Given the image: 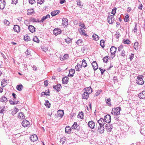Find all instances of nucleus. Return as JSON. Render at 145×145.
I'll list each match as a JSON object with an SVG mask.
<instances>
[{"mask_svg": "<svg viewBox=\"0 0 145 145\" xmlns=\"http://www.w3.org/2000/svg\"><path fill=\"white\" fill-rule=\"evenodd\" d=\"M138 96L140 99H145V91H144L139 93Z\"/></svg>", "mask_w": 145, "mask_h": 145, "instance_id": "obj_14", "label": "nucleus"}, {"mask_svg": "<svg viewBox=\"0 0 145 145\" xmlns=\"http://www.w3.org/2000/svg\"><path fill=\"white\" fill-rule=\"evenodd\" d=\"M92 37L93 39L96 41L97 40L99 39V36L95 34H93Z\"/></svg>", "mask_w": 145, "mask_h": 145, "instance_id": "obj_33", "label": "nucleus"}, {"mask_svg": "<svg viewBox=\"0 0 145 145\" xmlns=\"http://www.w3.org/2000/svg\"><path fill=\"white\" fill-rule=\"evenodd\" d=\"M41 48L42 49V50L45 52L47 51L48 50V48H47L46 47H45Z\"/></svg>", "mask_w": 145, "mask_h": 145, "instance_id": "obj_62", "label": "nucleus"}, {"mask_svg": "<svg viewBox=\"0 0 145 145\" xmlns=\"http://www.w3.org/2000/svg\"><path fill=\"white\" fill-rule=\"evenodd\" d=\"M32 21L34 22H39V21L38 19H36L35 18H33L32 19Z\"/></svg>", "mask_w": 145, "mask_h": 145, "instance_id": "obj_54", "label": "nucleus"}, {"mask_svg": "<svg viewBox=\"0 0 145 145\" xmlns=\"http://www.w3.org/2000/svg\"><path fill=\"white\" fill-rule=\"evenodd\" d=\"M83 91H84V92H87L89 94L92 92V89L90 87L84 88Z\"/></svg>", "mask_w": 145, "mask_h": 145, "instance_id": "obj_15", "label": "nucleus"}, {"mask_svg": "<svg viewBox=\"0 0 145 145\" xmlns=\"http://www.w3.org/2000/svg\"><path fill=\"white\" fill-rule=\"evenodd\" d=\"M44 0H37V3L40 4H41L43 3Z\"/></svg>", "mask_w": 145, "mask_h": 145, "instance_id": "obj_55", "label": "nucleus"}, {"mask_svg": "<svg viewBox=\"0 0 145 145\" xmlns=\"http://www.w3.org/2000/svg\"><path fill=\"white\" fill-rule=\"evenodd\" d=\"M101 91L98 90L95 93V96H97L100 94Z\"/></svg>", "mask_w": 145, "mask_h": 145, "instance_id": "obj_60", "label": "nucleus"}, {"mask_svg": "<svg viewBox=\"0 0 145 145\" xmlns=\"http://www.w3.org/2000/svg\"><path fill=\"white\" fill-rule=\"evenodd\" d=\"M28 29L30 31L31 33H33L35 31V27L32 25H30L29 26Z\"/></svg>", "mask_w": 145, "mask_h": 145, "instance_id": "obj_21", "label": "nucleus"}, {"mask_svg": "<svg viewBox=\"0 0 145 145\" xmlns=\"http://www.w3.org/2000/svg\"><path fill=\"white\" fill-rule=\"evenodd\" d=\"M92 65L94 71L98 69V66L95 61H93V62Z\"/></svg>", "mask_w": 145, "mask_h": 145, "instance_id": "obj_16", "label": "nucleus"}, {"mask_svg": "<svg viewBox=\"0 0 145 145\" xmlns=\"http://www.w3.org/2000/svg\"><path fill=\"white\" fill-rule=\"evenodd\" d=\"M22 125L24 127H27L29 126L30 123L26 120H24L22 122Z\"/></svg>", "mask_w": 145, "mask_h": 145, "instance_id": "obj_4", "label": "nucleus"}, {"mask_svg": "<svg viewBox=\"0 0 145 145\" xmlns=\"http://www.w3.org/2000/svg\"><path fill=\"white\" fill-rule=\"evenodd\" d=\"M105 126L106 129L108 132H110L113 128V126L112 124H105Z\"/></svg>", "mask_w": 145, "mask_h": 145, "instance_id": "obj_3", "label": "nucleus"}, {"mask_svg": "<svg viewBox=\"0 0 145 145\" xmlns=\"http://www.w3.org/2000/svg\"><path fill=\"white\" fill-rule=\"evenodd\" d=\"M5 106H0V113H3L5 111Z\"/></svg>", "mask_w": 145, "mask_h": 145, "instance_id": "obj_43", "label": "nucleus"}, {"mask_svg": "<svg viewBox=\"0 0 145 145\" xmlns=\"http://www.w3.org/2000/svg\"><path fill=\"white\" fill-rule=\"evenodd\" d=\"M59 12V11H54V12H52L51 14L52 16H54L57 14H58Z\"/></svg>", "mask_w": 145, "mask_h": 145, "instance_id": "obj_39", "label": "nucleus"}, {"mask_svg": "<svg viewBox=\"0 0 145 145\" xmlns=\"http://www.w3.org/2000/svg\"><path fill=\"white\" fill-rule=\"evenodd\" d=\"M49 91H48V92H42L41 93V95L42 96H43L44 95H48V93H49Z\"/></svg>", "mask_w": 145, "mask_h": 145, "instance_id": "obj_48", "label": "nucleus"}, {"mask_svg": "<svg viewBox=\"0 0 145 145\" xmlns=\"http://www.w3.org/2000/svg\"><path fill=\"white\" fill-rule=\"evenodd\" d=\"M111 116L109 114H108L105 116L104 121L105 122L109 123L111 122Z\"/></svg>", "mask_w": 145, "mask_h": 145, "instance_id": "obj_6", "label": "nucleus"}, {"mask_svg": "<svg viewBox=\"0 0 145 145\" xmlns=\"http://www.w3.org/2000/svg\"><path fill=\"white\" fill-rule=\"evenodd\" d=\"M65 142V137H63L61 138L60 139V141L61 143L62 144V145L64 144V143Z\"/></svg>", "mask_w": 145, "mask_h": 145, "instance_id": "obj_41", "label": "nucleus"}, {"mask_svg": "<svg viewBox=\"0 0 145 145\" xmlns=\"http://www.w3.org/2000/svg\"><path fill=\"white\" fill-rule=\"evenodd\" d=\"M81 62L80 61V63H77V64L75 66V69L76 71H79L81 70Z\"/></svg>", "mask_w": 145, "mask_h": 145, "instance_id": "obj_17", "label": "nucleus"}, {"mask_svg": "<svg viewBox=\"0 0 145 145\" xmlns=\"http://www.w3.org/2000/svg\"><path fill=\"white\" fill-rule=\"evenodd\" d=\"M65 42L67 43H69L71 41V39L70 38H67L65 39Z\"/></svg>", "mask_w": 145, "mask_h": 145, "instance_id": "obj_56", "label": "nucleus"}, {"mask_svg": "<svg viewBox=\"0 0 145 145\" xmlns=\"http://www.w3.org/2000/svg\"><path fill=\"white\" fill-rule=\"evenodd\" d=\"M116 8H114L113 9H112V11L111 12V14H113V15L114 16L116 12Z\"/></svg>", "mask_w": 145, "mask_h": 145, "instance_id": "obj_45", "label": "nucleus"}, {"mask_svg": "<svg viewBox=\"0 0 145 145\" xmlns=\"http://www.w3.org/2000/svg\"><path fill=\"white\" fill-rule=\"evenodd\" d=\"M82 97L83 99H87L89 97V94L87 92H84L82 91Z\"/></svg>", "mask_w": 145, "mask_h": 145, "instance_id": "obj_7", "label": "nucleus"}, {"mask_svg": "<svg viewBox=\"0 0 145 145\" xmlns=\"http://www.w3.org/2000/svg\"><path fill=\"white\" fill-rule=\"evenodd\" d=\"M136 83L138 84L142 85L144 84L142 78L140 76H138L136 80Z\"/></svg>", "mask_w": 145, "mask_h": 145, "instance_id": "obj_2", "label": "nucleus"}, {"mask_svg": "<svg viewBox=\"0 0 145 145\" xmlns=\"http://www.w3.org/2000/svg\"><path fill=\"white\" fill-rule=\"evenodd\" d=\"M50 16L49 14H47L46 16H43L41 18V20L39 22H43L44 20L47 18H49Z\"/></svg>", "mask_w": 145, "mask_h": 145, "instance_id": "obj_20", "label": "nucleus"}, {"mask_svg": "<svg viewBox=\"0 0 145 145\" xmlns=\"http://www.w3.org/2000/svg\"><path fill=\"white\" fill-rule=\"evenodd\" d=\"M53 88L54 89H56L57 92H58L60 91L61 86V85L58 84L56 86H54Z\"/></svg>", "mask_w": 145, "mask_h": 145, "instance_id": "obj_22", "label": "nucleus"}, {"mask_svg": "<svg viewBox=\"0 0 145 145\" xmlns=\"http://www.w3.org/2000/svg\"><path fill=\"white\" fill-rule=\"evenodd\" d=\"M83 113L81 112H80L79 114L77 116L78 118H80V119H82L83 118Z\"/></svg>", "mask_w": 145, "mask_h": 145, "instance_id": "obj_42", "label": "nucleus"}, {"mask_svg": "<svg viewBox=\"0 0 145 145\" xmlns=\"http://www.w3.org/2000/svg\"><path fill=\"white\" fill-rule=\"evenodd\" d=\"M108 57L107 56H106L103 59V61L104 62H107V61L108 60V59H107Z\"/></svg>", "mask_w": 145, "mask_h": 145, "instance_id": "obj_64", "label": "nucleus"}, {"mask_svg": "<svg viewBox=\"0 0 145 145\" xmlns=\"http://www.w3.org/2000/svg\"><path fill=\"white\" fill-rule=\"evenodd\" d=\"M18 118L20 119H22L24 118L25 116L24 114V113L22 112H20L19 114Z\"/></svg>", "mask_w": 145, "mask_h": 145, "instance_id": "obj_27", "label": "nucleus"}, {"mask_svg": "<svg viewBox=\"0 0 145 145\" xmlns=\"http://www.w3.org/2000/svg\"><path fill=\"white\" fill-rule=\"evenodd\" d=\"M135 27H134V28L133 29V31L134 33H136L137 31V23H135Z\"/></svg>", "mask_w": 145, "mask_h": 145, "instance_id": "obj_49", "label": "nucleus"}, {"mask_svg": "<svg viewBox=\"0 0 145 145\" xmlns=\"http://www.w3.org/2000/svg\"><path fill=\"white\" fill-rule=\"evenodd\" d=\"M34 10L33 9H31L30 10H28L27 11V14L28 15H31L34 13Z\"/></svg>", "mask_w": 145, "mask_h": 145, "instance_id": "obj_38", "label": "nucleus"}, {"mask_svg": "<svg viewBox=\"0 0 145 145\" xmlns=\"http://www.w3.org/2000/svg\"><path fill=\"white\" fill-rule=\"evenodd\" d=\"M19 110L16 108H15L12 111V114L14 116L16 114L18 111Z\"/></svg>", "mask_w": 145, "mask_h": 145, "instance_id": "obj_35", "label": "nucleus"}, {"mask_svg": "<svg viewBox=\"0 0 145 145\" xmlns=\"http://www.w3.org/2000/svg\"><path fill=\"white\" fill-rule=\"evenodd\" d=\"M71 128L69 126H67L65 128V132L66 133H69L71 132Z\"/></svg>", "mask_w": 145, "mask_h": 145, "instance_id": "obj_25", "label": "nucleus"}, {"mask_svg": "<svg viewBox=\"0 0 145 145\" xmlns=\"http://www.w3.org/2000/svg\"><path fill=\"white\" fill-rule=\"evenodd\" d=\"M103 125H99L98 127V131L100 133H103L104 131V127Z\"/></svg>", "mask_w": 145, "mask_h": 145, "instance_id": "obj_13", "label": "nucleus"}, {"mask_svg": "<svg viewBox=\"0 0 145 145\" xmlns=\"http://www.w3.org/2000/svg\"><path fill=\"white\" fill-rule=\"evenodd\" d=\"M100 45L101 46V47L104 48V41L103 40H101L100 41Z\"/></svg>", "mask_w": 145, "mask_h": 145, "instance_id": "obj_46", "label": "nucleus"}, {"mask_svg": "<svg viewBox=\"0 0 145 145\" xmlns=\"http://www.w3.org/2000/svg\"><path fill=\"white\" fill-rule=\"evenodd\" d=\"M7 81L5 80H3L1 82V85L2 87H3L5 86L7 84Z\"/></svg>", "mask_w": 145, "mask_h": 145, "instance_id": "obj_31", "label": "nucleus"}, {"mask_svg": "<svg viewBox=\"0 0 145 145\" xmlns=\"http://www.w3.org/2000/svg\"><path fill=\"white\" fill-rule=\"evenodd\" d=\"M134 57V54H131L129 58L130 59V60H132L133 59V58Z\"/></svg>", "mask_w": 145, "mask_h": 145, "instance_id": "obj_61", "label": "nucleus"}, {"mask_svg": "<svg viewBox=\"0 0 145 145\" xmlns=\"http://www.w3.org/2000/svg\"><path fill=\"white\" fill-rule=\"evenodd\" d=\"M24 39L25 40L27 41L29 40V39H30V37L27 35L26 37L24 36Z\"/></svg>", "mask_w": 145, "mask_h": 145, "instance_id": "obj_52", "label": "nucleus"}, {"mask_svg": "<svg viewBox=\"0 0 145 145\" xmlns=\"http://www.w3.org/2000/svg\"><path fill=\"white\" fill-rule=\"evenodd\" d=\"M33 40L36 42L39 43V39L36 37H35L33 39Z\"/></svg>", "mask_w": 145, "mask_h": 145, "instance_id": "obj_44", "label": "nucleus"}, {"mask_svg": "<svg viewBox=\"0 0 145 145\" xmlns=\"http://www.w3.org/2000/svg\"><path fill=\"white\" fill-rule=\"evenodd\" d=\"M61 32V30L60 29L58 28H55L53 30L54 34L56 36L60 34Z\"/></svg>", "mask_w": 145, "mask_h": 145, "instance_id": "obj_12", "label": "nucleus"}, {"mask_svg": "<svg viewBox=\"0 0 145 145\" xmlns=\"http://www.w3.org/2000/svg\"><path fill=\"white\" fill-rule=\"evenodd\" d=\"M87 64L86 63V60L84 59H83L82 62H81V66H82L84 67H86L87 66Z\"/></svg>", "mask_w": 145, "mask_h": 145, "instance_id": "obj_30", "label": "nucleus"}, {"mask_svg": "<svg viewBox=\"0 0 145 145\" xmlns=\"http://www.w3.org/2000/svg\"><path fill=\"white\" fill-rule=\"evenodd\" d=\"M69 56L67 54H65L63 56L64 59H67L68 58Z\"/></svg>", "mask_w": 145, "mask_h": 145, "instance_id": "obj_59", "label": "nucleus"}, {"mask_svg": "<svg viewBox=\"0 0 145 145\" xmlns=\"http://www.w3.org/2000/svg\"><path fill=\"white\" fill-rule=\"evenodd\" d=\"M120 36V33L118 32L117 31L116 34H115V36L116 37V38L118 39Z\"/></svg>", "mask_w": 145, "mask_h": 145, "instance_id": "obj_51", "label": "nucleus"}, {"mask_svg": "<svg viewBox=\"0 0 145 145\" xmlns=\"http://www.w3.org/2000/svg\"><path fill=\"white\" fill-rule=\"evenodd\" d=\"M0 100L2 102L6 103L7 101V99L5 97L3 96L1 99Z\"/></svg>", "mask_w": 145, "mask_h": 145, "instance_id": "obj_32", "label": "nucleus"}, {"mask_svg": "<svg viewBox=\"0 0 145 145\" xmlns=\"http://www.w3.org/2000/svg\"><path fill=\"white\" fill-rule=\"evenodd\" d=\"M129 16L128 15L125 16V18L124 19V21L126 22H127L129 20Z\"/></svg>", "mask_w": 145, "mask_h": 145, "instance_id": "obj_57", "label": "nucleus"}, {"mask_svg": "<svg viewBox=\"0 0 145 145\" xmlns=\"http://www.w3.org/2000/svg\"><path fill=\"white\" fill-rule=\"evenodd\" d=\"M140 133L142 135H144L145 134V131L144 130V128H141L140 130Z\"/></svg>", "mask_w": 145, "mask_h": 145, "instance_id": "obj_50", "label": "nucleus"}, {"mask_svg": "<svg viewBox=\"0 0 145 145\" xmlns=\"http://www.w3.org/2000/svg\"><path fill=\"white\" fill-rule=\"evenodd\" d=\"M130 41L128 39H127L126 40H123V42L124 44H129L130 43Z\"/></svg>", "mask_w": 145, "mask_h": 145, "instance_id": "obj_47", "label": "nucleus"}, {"mask_svg": "<svg viewBox=\"0 0 145 145\" xmlns=\"http://www.w3.org/2000/svg\"><path fill=\"white\" fill-rule=\"evenodd\" d=\"M77 44L79 46H81L84 45L83 42L81 39H79L76 42Z\"/></svg>", "mask_w": 145, "mask_h": 145, "instance_id": "obj_34", "label": "nucleus"}, {"mask_svg": "<svg viewBox=\"0 0 145 145\" xmlns=\"http://www.w3.org/2000/svg\"><path fill=\"white\" fill-rule=\"evenodd\" d=\"M121 54V56H123L124 57L125 56V51H124L123 50L122 51Z\"/></svg>", "mask_w": 145, "mask_h": 145, "instance_id": "obj_58", "label": "nucleus"}, {"mask_svg": "<svg viewBox=\"0 0 145 145\" xmlns=\"http://www.w3.org/2000/svg\"><path fill=\"white\" fill-rule=\"evenodd\" d=\"M110 98L108 99L106 101V102L107 104L109 105H111V103H110Z\"/></svg>", "mask_w": 145, "mask_h": 145, "instance_id": "obj_63", "label": "nucleus"}, {"mask_svg": "<svg viewBox=\"0 0 145 145\" xmlns=\"http://www.w3.org/2000/svg\"><path fill=\"white\" fill-rule=\"evenodd\" d=\"M13 29L14 31L17 32H19L20 30L19 26L17 25H14Z\"/></svg>", "mask_w": 145, "mask_h": 145, "instance_id": "obj_24", "label": "nucleus"}, {"mask_svg": "<svg viewBox=\"0 0 145 145\" xmlns=\"http://www.w3.org/2000/svg\"><path fill=\"white\" fill-rule=\"evenodd\" d=\"M121 110V107H117L113 108L112 110L111 113L112 114L118 115L120 114V111Z\"/></svg>", "mask_w": 145, "mask_h": 145, "instance_id": "obj_1", "label": "nucleus"}, {"mask_svg": "<svg viewBox=\"0 0 145 145\" xmlns=\"http://www.w3.org/2000/svg\"><path fill=\"white\" fill-rule=\"evenodd\" d=\"M88 125L90 128L93 129L94 128L95 123L93 121H91L88 122Z\"/></svg>", "mask_w": 145, "mask_h": 145, "instance_id": "obj_10", "label": "nucleus"}, {"mask_svg": "<svg viewBox=\"0 0 145 145\" xmlns=\"http://www.w3.org/2000/svg\"><path fill=\"white\" fill-rule=\"evenodd\" d=\"M69 80V78L67 77H64L62 79L63 83V84H66L67 83Z\"/></svg>", "mask_w": 145, "mask_h": 145, "instance_id": "obj_28", "label": "nucleus"}, {"mask_svg": "<svg viewBox=\"0 0 145 145\" xmlns=\"http://www.w3.org/2000/svg\"><path fill=\"white\" fill-rule=\"evenodd\" d=\"M85 30L83 29L82 28L81 29V31H80V33L82 35H84L85 36L88 37V35L85 34V33H84Z\"/></svg>", "mask_w": 145, "mask_h": 145, "instance_id": "obj_36", "label": "nucleus"}, {"mask_svg": "<svg viewBox=\"0 0 145 145\" xmlns=\"http://www.w3.org/2000/svg\"><path fill=\"white\" fill-rule=\"evenodd\" d=\"M108 22L109 24H112L114 22V18L113 15H111L109 16L107 18Z\"/></svg>", "mask_w": 145, "mask_h": 145, "instance_id": "obj_5", "label": "nucleus"}, {"mask_svg": "<svg viewBox=\"0 0 145 145\" xmlns=\"http://www.w3.org/2000/svg\"><path fill=\"white\" fill-rule=\"evenodd\" d=\"M5 0H1L0 1V9H3L5 8Z\"/></svg>", "mask_w": 145, "mask_h": 145, "instance_id": "obj_8", "label": "nucleus"}, {"mask_svg": "<svg viewBox=\"0 0 145 145\" xmlns=\"http://www.w3.org/2000/svg\"><path fill=\"white\" fill-rule=\"evenodd\" d=\"M75 70L74 69H71L70 70L69 72V74L68 75L69 76H73L74 74L75 73Z\"/></svg>", "mask_w": 145, "mask_h": 145, "instance_id": "obj_26", "label": "nucleus"}, {"mask_svg": "<svg viewBox=\"0 0 145 145\" xmlns=\"http://www.w3.org/2000/svg\"><path fill=\"white\" fill-rule=\"evenodd\" d=\"M58 115L59 117L61 118L63 115L64 111L62 110H59L57 111Z\"/></svg>", "mask_w": 145, "mask_h": 145, "instance_id": "obj_23", "label": "nucleus"}, {"mask_svg": "<svg viewBox=\"0 0 145 145\" xmlns=\"http://www.w3.org/2000/svg\"><path fill=\"white\" fill-rule=\"evenodd\" d=\"M23 88V86L22 84L18 85L16 86L17 89L19 91H21L22 90Z\"/></svg>", "mask_w": 145, "mask_h": 145, "instance_id": "obj_37", "label": "nucleus"}, {"mask_svg": "<svg viewBox=\"0 0 145 145\" xmlns=\"http://www.w3.org/2000/svg\"><path fill=\"white\" fill-rule=\"evenodd\" d=\"M71 128L73 129H78L79 128L77 125L76 122H74L73 125H72Z\"/></svg>", "mask_w": 145, "mask_h": 145, "instance_id": "obj_29", "label": "nucleus"}, {"mask_svg": "<svg viewBox=\"0 0 145 145\" xmlns=\"http://www.w3.org/2000/svg\"><path fill=\"white\" fill-rule=\"evenodd\" d=\"M30 139L31 141L34 142L37 141L38 139V138L36 135L34 134L30 136Z\"/></svg>", "mask_w": 145, "mask_h": 145, "instance_id": "obj_9", "label": "nucleus"}, {"mask_svg": "<svg viewBox=\"0 0 145 145\" xmlns=\"http://www.w3.org/2000/svg\"><path fill=\"white\" fill-rule=\"evenodd\" d=\"M104 120L103 119L100 118L99 120L98 121V122L99 123V125L104 126L105 124V123Z\"/></svg>", "mask_w": 145, "mask_h": 145, "instance_id": "obj_18", "label": "nucleus"}, {"mask_svg": "<svg viewBox=\"0 0 145 145\" xmlns=\"http://www.w3.org/2000/svg\"><path fill=\"white\" fill-rule=\"evenodd\" d=\"M62 24L66 26L68 25V20L67 18H63L62 19Z\"/></svg>", "mask_w": 145, "mask_h": 145, "instance_id": "obj_19", "label": "nucleus"}, {"mask_svg": "<svg viewBox=\"0 0 145 145\" xmlns=\"http://www.w3.org/2000/svg\"><path fill=\"white\" fill-rule=\"evenodd\" d=\"M117 48L114 46H112L110 48V52L111 54L114 55L116 52Z\"/></svg>", "mask_w": 145, "mask_h": 145, "instance_id": "obj_11", "label": "nucleus"}, {"mask_svg": "<svg viewBox=\"0 0 145 145\" xmlns=\"http://www.w3.org/2000/svg\"><path fill=\"white\" fill-rule=\"evenodd\" d=\"M138 43L137 42H135L134 43V48L135 50H137L138 49Z\"/></svg>", "mask_w": 145, "mask_h": 145, "instance_id": "obj_40", "label": "nucleus"}, {"mask_svg": "<svg viewBox=\"0 0 145 145\" xmlns=\"http://www.w3.org/2000/svg\"><path fill=\"white\" fill-rule=\"evenodd\" d=\"M4 23L6 25H8L10 24V22H9L7 20H4Z\"/></svg>", "mask_w": 145, "mask_h": 145, "instance_id": "obj_53", "label": "nucleus"}]
</instances>
